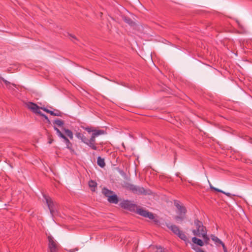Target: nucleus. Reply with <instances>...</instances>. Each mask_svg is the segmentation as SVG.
Instances as JSON below:
<instances>
[{
	"label": "nucleus",
	"instance_id": "nucleus-1",
	"mask_svg": "<svg viewBox=\"0 0 252 252\" xmlns=\"http://www.w3.org/2000/svg\"><path fill=\"white\" fill-rule=\"evenodd\" d=\"M98 133H99L97 132L92 134L89 139L83 134L80 140L92 149L96 150L97 149V147L96 146L95 138L96 136Z\"/></svg>",
	"mask_w": 252,
	"mask_h": 252
},
{
	"label": "nucleus",
	"instance_id": "nucleus-2",
	"mask_svg": "<svg viewBox=\"0 0 252 252\" xmlns=\"http://www.w3.org/2000/svg\"><path fill=\"white\" fill-rule=\"evenodd\" d=\"M194 225L196 229L192 230L194 235L201 237L202 234L207 232L206 227L203 225V223L198 220L196 219L194 220Z\"/></svg>",
	"mask_w": 252,
	"mask_h": 252
},
{
	"label": "nucleus",
	"instance_id": "nucleus-3",
	"mask_svg": "<svg viewBox=\"0 0 252 252\" xmlns=\"http://www.w3.org/2000/svg\"><path fill=\"white\" fill-rule=\"evenodd\" d=\"M43 197L46 201V203L48 206V207L50 210V212L52 216H54L57 215V210L56 207V204L53 201L52 199L46 195H43Z\"/></svg>",
	"mask_w": 252,
	"mask_h": 252
},
{
	"label": "nucleus",
	"instance_id": "nucleus-4",
	"mask_svg": "<svg viewBox=\"0 0 252 252\" xmlns=\"http://www.w3.org/2000/svg\"><path fill=\"white\" fill-rule=\"evenodd\" d=\"M167 227L170 229L175 235H177L181 239L186 242L188 241L186 234L180 229L179 227L174 224H168Z\"/></svg>",
	"mask_w": 252,
	"mask_h": 252
},
{
	"label": "nucleus",
	"instance_id": "nucleus-5",
	"mask_svg": "<svg viewBox=\"0 0 252 252\" xmlns=\"http://www.w3.org/2000/svg\"><path fill=\"white\" fill-rule=\"evenodd\" d=\"M127 189L132 191L133 193L138 194H150V190H146L143 187H138L132 184H128L126 186Z\"/></svg>",
	"mask_w": 252,
	"mask_h": 252
},
{
	"label": "nucleus",
	"instance_id": "nucleus-6",
	"mask_svg": "<svg viewBox=\"0 0 252 252\" xmlns=\"http://www.w3.org/2000/svg\"><path fill=\"white\" fill-rule=\"evenodd\" d=\"M47 238L50 252H58L60 248L59 244L51 235L48 236Z\"/></svg>",
	"mask_w": 252,
	"mask_h": 252
},
{
	"label": "nucleus",
	"instance_id": "nucleus-7",
	"mask_svg": "<svg viewBox=\"0 0 252 252\" xmlns=\"http://www.w3.org/2000/svg\"><path fill=\"white\" fill-rule=\"evenodd\" d=\"M54 129L56 131L58 136L63 139L64 142L66 144V148L71 150L72 149V144L70 142L69 139L66 136H65L57 127L54 126Z\"/></svg>",
	"mask_w": 252,
	"mask_h": 252
},
{
	"label": "nucleus",
	"instance_id": "nucleus-8",
	"mask_svg": "<svg viewBox=\"0 0 252 252\" xmlns=\"http://www.w3.org/2000/svg\"><path fill=\"white\" fill-rule=\"evenodd\" d=\"M137 213L139 215L148 218L150 220H153L155 218L154 215L153 213L149 212L142 208H139L137 210Z\"/></svg>",
	"mask_w": 252,
	"mask_h": 252
},
{
	"label": "nucleus",
	"instance_id": "nucleus-9",
	"mask_svg": "<svg viewBox=\"0 0 252 252\" xmlns=\"http://www.w3.org/2000/svg\"><path fill=\"white\" fill-rule=\"evenodd\" d=\"M122 208L130 211L134 210L136 206L128 200H124L120 203Z\"/></svg>",
	"mask_w": 252,
	"mask_h": 252
},
{
	"label": "nucleus",
	"instance_id": "nucleus-10",
	"mask_svg": "<svg viewBox=\"0 0 252 252\" xmlns=\"http://www.w3.org/2000/svg\"><path fill=\"white\" fill-rule=\"evenodd\" d=\"M28 108L31 110L33 113L36 114H40V108L36 104L30 102L27 104Z\"/></svg>",
	"mask_w": 252,
	"mask_h": 252
},
{
	"label": "nucleus",
	"instance_id": "nucleus-11",
	"mask_svg": "<svg viewBox=\"0 0 252 252\" xmlns=\"http://www.w3.org/2000/svg\"><path fill=\"white\" fill-rule=\"evenodd\" d=\"M85 130H86L89 133L92 132V134L99 133L96 136V137H98L99 135L104 134L105 133V131L103 129H96L93 127H86L84 128Z\"/></svg>",
	"mask_w": 252,
	"mask_h": 252
},
{
	"label": "nucleus",
	"instance_id": "nucleus-12",
	"mask_svg": "<svg viewBox=\"0 0 252 252\" xmlns=\"http://www.w3.org/2000/svg\"><path fill=\"white\" fill-rule=\"evenodd\" d=\"M41 109L52 116H62V113L57 109H54V111H51L45 107H41Z\"/></svg>",
	"mask_w": 252,
	"mask_h": 252
},
{
	"label": "nucleus",
	"instance_id": "nucleus-13",
	"mask_svg": "<svg viewBox=\"0 0 252 252\" xmlns=\"http://www.w3.org/2000/svg\"><path fill=\"white\" fill-rule=\"evenodd\" d=\"M109 202L111 203L117 204L119 202V199L118 196L116 194H112L109 196V198L107 199Z\"/></svg>",
	"mask_w": 252,
	"mask_h": 252
},
{
	"label": "nucleus",
	"instance_id": "nucleus-14",
	"mask_svg": "<svg viewBox=\"0 0 252 252\" xmlns=\"http://www.w3.org/2000/svg\"><path fill=\"white\" fill-rule=\"evenodd\" d=\"M211 238L217 246L221 245L223 243L218 237L214 235H211Z\"/></svg>",
	"mask_w": 252,
	"mask_h": 252
},
{
	"label": "nucleus",
	"instance_id": "nucleus-15",
	"mask_svg": "<svg viewBox=\"0 0 252 252\" xmlns=\"http://www.w3.org/2000/svg\"><path fill=\"white\" fill-rule=\"evenodd\" d=\"M192 241L194 244H197L199 246H203L204 245V242L200 239L194 237L192 238Z\"/></svg>",
	"mask_w": 252,
	"mask_h": 252
},
{
	"label": "nucleus",
	"instance_id": "nucleus-16",
	"mask_svg": "<svg viewBox=\"0 0 252 252\" xmlns=\"http://www.w3.org/2000/svg\"><path fill=\"white\" fill-rule=\"evenodd\" d=\"M102 193L106 197L109 198V196H110V195H112L113 194V191L104 188L102 189Z\"/></svg>",
	"mask_w": 252,
	"mask_h": 252
},
{
	"label": "nucleus",
	"instance_id": "nucleus-17",
	"mask_svg": "<svg viewBox=\"0 0 252 252\" xmlns=\"http://www.w3.org/2000/svg\"><path fill=\"white\" fill-rule=\"evenodd\" d=\"M97 163L101 168H103L105 166L104 159L101 158L100 157L97 158Z\"/></svg>",
	"mask_w": 252,
	"mask_h": 252
},
{
	"label": "nucleus",
	"instance_id": "nucleus-18",
	"mask_svg": "<svg viewBox=\"0 0 252 252\" xmlns=\"http://www.w3.org/2000/svg\"><path fill=\"white\" fill-rule=\"evenodd\" d=\"M63 131L65 132L66 135L70 139H72L73 138V134L72 132L68 129H66L65 128H63Z\"/></svg>",
	"mask_w": 252,
	"mask_h": 252
},
{
	"label": "nucleus",
	"instance_id": "nucleus-19",
	"mask_svg": "<svg viewBox=\"0 0 252 252\" xmlns=\"http://www.w3.org/2000/svg\"><path fill=\"white\" fill-rule=\"evenodd\" d=\"M201 237H202L204 240V243H205L206 244H209L210 239L207 235V232H206L205 233H204L203 234H202Z\"/></svg>",
	"mask_w": 252,
	"mask_h": 252
},
{
	"label": "nucleus",
	"instance_id": "nucleus-20",
	"mask_svg": "<svg viewBox=\"0 0 252 252\" xmlns=\"http://www.w3.org/2000/svg\"><path fill=\"white\" fill-rule=\"evenodd\" d=\"M97 184L95 182L91 180L89 182V186L90 188H92V190L94 191L95 188L96 187Z\"/></svg>",
	"mask_w": 252,
	"mask_h": 252
},
{
	"label": "nucleus",
	"instance_id": "nucleus-21",
	"mask_svg": "<svg viewBox=\"0 0 252 252\" xmlns=\"http://www.w3.org/2000/svg\"><path fill=\"white\" fill-rule=\"evenodd\" d=\"M0 81H2L5 83L6 87H8V86H15L14 84H11L9 82L7 81V80H6L5 79L1 77H0Z\"/></svg>",
	"mask_w": 252,
	"mask_h": 252
},
{
	"label": "nucleus",
	"instance_id": "nucleus-22",
	"mask_svg": "<svg viewBox=\"0 0 252 252\" xmlns=\"http://www.w3.org/2000/svg\"><path fill=\"white\" fill-rule=\"evenodd\" d=\"M54 123L59 126H62L64 124L63 121L59 119L56 120Z\"/></svg>",
	"mask_w": 252,
	"mask_h": 252
},
{
	"label": "nucleus",
	"instance_id": "nucleus-23",
	"mask_svg": "<svg viewBox=\"0 0 252 252\" xmlns=\"http://www.w3.org/2000/svg\"><path fill=\"white\" fill-rule=\"evenodd\" d=\"M125 21L130 25V26H133L134 25V22L130 18H125Z\"/></svg>",
	"mask_w": 252,
	"mask_h": 252
},
{
	"label": "nucleus",
	"instance_id": "nucleus-24",
	"mask_svg": "<svg viewBox=\"0 0 252 252\" xmlns=\"http://www.w3.org/2000/svg\"><path fill=\"white\" fill-rule=\"evenodd\" d=\"M179 211L180 215H185L187 210L184 206H182L181 208L178 209Z\"/></svg>",
	"mask_w": 252,
	"mask_h": 252
},
{
	"label": "nucleus",
	"instance_id": "nucleus-25",
	"mask_svg": "<svg viewBox=\"0 0 252 252\" xmlns=\"http://www.w3.org/2000/svg\"><path fill=\"white\" fill-rule=\"evenodd\" d=\"M192 249H193L196 252H204V251L202 250L200 248H199L196 246H192Z\"/></svg>",
	"mask_w": 252,
	"mask_h": 252
},
{
	"label": "nucleus",
	"instance_id": "nucleus-26",
	"mask_svg": "<svg viewBox=\"0 0 252 252\" xmlns=\"http://www.w3.org/2000/svg\"><path fill=\"white\" fill-rule=\"evenodd\" d=\"M174 205L176 207V208L179 209L181 208L183 206L181 205L180 202L179 201H174Z\"/></svg>",
	"mask_w": 252,
	"mask_h": 252
},
{
	"label": "nucleus",
	"instance_id": "nucleus-27",
	"mask_svg": "<svg viewBox=\"0 0 252 252\" xmlns=\"http://www.w3.org/2000/svg\"><path fill=\"white\" fill-rule=\"evenodd\" d=\"M210 188L215 191H217V192H223V191L221 190V189H218L217 188H216L214 187H212V186H210Z\"/></svg>",
	"mask_w": 252,
	"mask_h": 252
},
{
	"label": "nucleus",
	"instance_id": "nucleus-28",
	"mask_svg": "<svg viewBox=\"0 0 252 252\" xmlns=\"http://www.w3.org/2000/svg\"><path fill=\"white\" fill-rule=\"evenodd\" d=\"M39 115H40L41 116H42V117L45 118V119H46L48 122H50V121H49L48 117L46 115L42 113L41 112H40V114H39Z\"/></svg>",
	"mask_w": 252,
	"mask_h": 252
},
{
	"label": "nucleus",
	"instance_id": "nucleus-29",
	"mask_svg": "<svg viewBox=\"0 0 252 252\" xmlns=\"http://www.w3.org/2000/svg\"><path fill=\"white\" fill-rule=\"evenodd\" d=\"M83 134L80 133V132H77L75 134L76 136L79 139H81V137Z\"/></svg>",
	"mask_w": 252,
	"mask_h": 252
},
{
	"label": "nucleus",
	"instance_id": "nucleus-30",
	"mask_svg": "<svg viewBox=\"0 0 252 252\" xmlns=\"http://www.w3.org/2000/svg\"><path fill=\"white\" fill-rule=\"evenodd\" d=\"M222 247V248H223V252H227V248L226 247H225L224 243L221 245Z\"/></svg>",
	"mask_w": 252,
	"mask_h": 252
},
{
	"label": "nucleus",
	"instance_id": "nucleus-31",
	"mask_svg": "<svg viewBox=\"0 0 252 252\" xmlns=\"http://www.w3.org/2000/svg\"><path fill=\"white\" fill-rule=\"evenodd\" d=\"M78 250V249L77 248H75L74 249L69 250H68V252H74L75 251H77Z\"/></svg>",
	"mask_w": 252,
	"mask_h": 252
},
{
	"label": "nucleus",
	"instance_id": "nucleus-32",
	"mask_svg": "<svg viewBox=\"0 0 252 252\" xmlns=\"http://www.w3.org/2000/svg\"><path fill=\"white\" fill-rule=\"evenodd\" d=\"M222 193L223 194H225L226 195H227L228 197H230L231 196V193H230L229 192H225L223 191V192H222Z\"/></svg>",
	"mask_w": 252,
	"mask_h": 252
},
{
	"label": "nucleus",
	"instance_id": "nucleus-33",
	"mask_svg": "<svg viewBox=\"0 0 252 252\" xmlns=\"http://www.w3.org/2000/svg\"><path fill=\"white\" fill-rule=\"evenodd\" d=\"M175 220H182V219H183V218H181V217H179V216H176V217H175Z\"/></svg>",
	"mask_w": 252,
	"mask_h": 252
},
{
	"label": "nucleus",
	"instance_id": "nucleus-34",
	"mask_svg": "<svg viewBox=\"0 0 252 252\" xmlns=\"http://www.w3.org/2000/svg\"><path fill=\"white\" fill-rule=\"evenodd\" d=\"M69 36H70L71 40H73V39H75V40H76V37L74 36L71 35H69Z\"/></svg>",
	"mask_w": 252,
	"mask_h": 252
},
{
	"label": "nucleus",
	"instance_id": "nucleus-35",
	"mask_svg": "<svg viewBox=\"0 0 252 252\" xmlns=\"http://www.w3.org/2000/svg\"><path fill=\"white\" fill-rule=\"evenodd\" d=\"M158 249L160 250V252H164V250L162 249L161 247H159Z\"/></svg>",
	"mask_w": 252,
	"mask_h": 252
},
{
	"label": "nucleus",
	"instance_id": "nucleus-36",
	"mask_svg": "<svg viewBox=\"0 0 252 252\" xmlns=\"http://www.w3.org/2000/svg\"><path fill=\"white\" fill-rule=\"evenodd\" d=\"M52 141H53V140H51H51H50L49 141V144H51V143H52Z\"/></svg>",
	"mask_w": 252,
	"mask_h": 252
},
{
	"label": "nucleus",
	"instance_id": "nucleus-37",
	"mask_svg": "<svg viewBox=\"0 0 252 252\" xmlns=\"http://www.w3.org/2000/svg\"><path fill=\"white\" fill-rule=\"evenodd\" d=\"M8 89H11V86H8V87H7Z\"/></svg>",
	"mask_w": 252,
	"mask_h": 252
}]
</instances>
